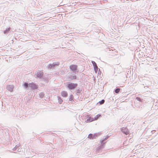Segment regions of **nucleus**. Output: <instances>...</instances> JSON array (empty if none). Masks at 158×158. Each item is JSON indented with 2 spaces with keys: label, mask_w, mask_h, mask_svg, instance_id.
Here are the masks:
<instances>
[{
  "label": "nucleus",
  "mask_w": 158,
  "mask_h": 158,
  "mask_svg": "<svg viewBox=\"0 0 158 158\" xmlns=\"http://www.w3.org/2000/svg\"><path fill=\"white\" fill-rule=\"evenodd\" d=\"M73 95H71L70 96L69 98V100L70 101H73Z\"/></svg>",
  "instance_id": "nucleus-8"
},
{
  "label": "nucleus",
  "mask_w": 158,
  "mask_h": 158,
  "mask_svg": "<svg viewBox=\"0 0 158 158\" xmlns=\"http://www.w3.org/2000/svg\"><path fill=\"white\" fill-rule=\"evenodd\" d=\"M105 102V101L104 100H102L101 102H99V103L100 104H102L104 103Z\"/></svg>",
  "instance_id": "nucleus-12"
},
{
  "label": "nucleus",
  "mask_w": 158,
  "mask_h": 158,
  "mask_svg": "<svg viewBox=\"0 0 158 158\" xmlns=\"http://www.w3.org/2000/svg\"><path fill=\"white\" fill-rule=\"evenodd\" d=\"M69 68L71 71L75 72L77 69V66L75 65L72 64L70 66Z\"/></svg>",
  "instance_id": "nucleus-3"
},
{
  "label": "nucleus",
  "mask_w": 158,
  "mask_h": 158,
  "mask_svg": "<svg viewBox=\"0 0 158 158\" xmlns=\"http://www.w3.org/2000/svg\"><path fill=\"white\" fill-rule=\"evenodd\" d=\"M91 120H92V121H94L96 120H94V118H91Z\"/></svg>",
  "instance_id": "nucleus-17"
},
{
  "label": "nucleus",
  "mask_w": 158,
  "mask_h": 158,
  "mask_svg": "<svg viewBox=\"0 0 158 158\" xmlns=\"http://www.w3.org/2000/svg\"><path fill=\"white\" fill-rule=\"evenodd\" d=\"M62 96L64 97H66L68 96V94L66 91H63L61 93Z\"/></svg>",
  "instance_id": "nucleus-5"
},
{
  "label": "nucleus",
  "mask_w": 158,
  "mask_h": 158,
  "mask_svg": "<svg viewBox=\"0 0 158 158\" xmlns=\"http://www.w3.org/2000/svg\"><path fill=\"white\" fill-rule=\"evenodd\" d=\"M137 98H137H139H139H138V97H137V98Z\"/></svg>",
  "instance_id": "nucleus-19"
},
{
  "label": "nucleus",
  "mask_w": 158,
  "mask_h": 158,
  "mask_svg": "<svg viewBox=\"0 0 158 158\" xmlns=\"http://www.w3.org/2000/svg\"><path fill=\"white\" fill-rule=\"evenodd\" d=\"M76 76L75 75L73 76L72 77H71V79L72 80L76 79Z\"/></svg>",
  "instance_id": "nucleus-16"
},
{
  "label": "nucleus",
  "mask_w": 158,
  "mask_h": 158,
  "mask_svg": "<svg viewBox=\"0 0 158 158\" xmlns=\"http://www.w3.org/2000/svg\"><path fill=\"white\" fill-rule=\"evenodd\" d=\"M92 63L94 66L95 71L96 72H97L98 71V67L97 66V65L96 63L94 61H92Z\"/></svg>",
  "instance_id": "nucleus-4"
},
{
  "label": "nucleus",
  "mask_w": 158,
  "mask_h": 158,
  "mask_svg": "<svg viewBox=\"0 0 158 158\" xmlns=\"http://www.w3.org/2000/svg\"><path fill=\"white\" fill-rule=\"evenodd\" d=\"M42 75V73L41 72H38L37 73V76L38 77H41Z\"/></svg>",
  "instance_id": "nucleus-7"
},
{
  "label": "nucleus",
  "mask_w": 158,
  "mask_h": 158,
  "mask_svg": "<svg viewBox=\"0 0 158 158\" xmlns=\"http://www.w3.org/2000/svg\"><path fill=\"white\" fill-rule=\"evenodd\" d=\"M52 66H53L54 67V65H52V64H50V65H49L48 67L49 68H51L52 67Z\"/></svg>",
  "instance_id": "nucleus-15"
},
{
  "label": "nucleus",
  "mask_w": 158,
  "mask_h": 158,
  "mask_svg": "<svg viewBox=\"0 0 158 158\" xmlns=\"http://www.w3.org/2000/svg\"><path fill=\"white\" fill-rule=\"evenodd\" d=\"M121 130L126 135H127L129 134V130L127 127H122L121 128Z\"/></svg>",
  "instance_id": "nucleus-2"
},
{
  "label": "nucleus",
  "mask_w": 158,
  "mask_h": 158,
  "mask_svg": "<svg viewBox=\"0 0 158 158\" xmlns=\"http://www.w3.org/2000/svg\"><path fill=\"white\" fill-rule=\"evenodd\" d=\"M120 89L118 88L115 89V92L116 93H118L120 92Z\"/></svg>",
  "instance_id": "nucleus-11"
},
{
  "label": "nucleus",
  "mask_w": 158,
  "mask_h": 158,
  "mask_svg": "<svg viewBox=\"0 0 158 158\" xmlns=\"http://www.w3.org/2000/svg\"><path fill=\"white\" fill-rule=\"evenodd\" d=\"M28 84L26 83H25L24 84V86L26 88H27V87H28Z\"/></svg>",
  "instance_id": "nucleus-13"
},
{
  "label": "nucleus",
  "mask_w": 158,
  "mask_h": 158,
  "mask_svg": "<svg viewBox=\"0 0 158 158\" xmlns=\"http://www.w3.org/2000/svg\"><path fill=\"white\" fill-rule=\"evenodd\" d=\"M101 116V115L100 114H97L95 117H94V120H97L99 117Z\"/></svg>",
  "instance_id": "nucleus-9"
},
{
  "label": "nucleus",
  "mask_w": 158,
  "mask_h": 158,
  "mask_svg": "<svg viewBox=\"0 0 158 158\" xmlns=\"http://www.w3.org/2000/svg\"><path fill=\"white\" fill-rule=\"evenodd\" d=\"M91 117H90L86 121L87 123H89L91 122H92V120H91Z\"/></svg>",
  "instance_id": "nucleus-10"
},
{
  "label": "nucleus",
  "mask_w": 158,
  "mask_h": 158,
  "mask_svg": "<svg viewBox=\"0 0 158 158\" xmlns=\"http://www.w3.org/2000/svg\"><path fill=\"white\" fill-rule=\"evenodd\" d=\"M77 86V84H74L70 83L67 85V86L68 88L70 89H74Z\"/></svg>",
  "instance_id": "nucleus-1"
},
{
  "label": "nucleus",
  "mask_w": 158,
  "mask_h": 158,
  "mask_svg": "<svg viewBox=\"0 0 158 158\" xmlns=\"http://www.w3.org/2000/svg\"><path fill=\"white\" fill-rule=\"evenodd\" d=\"M104 140H102V142H102V143L104 141Z\"/></svg>",
  "instance_id": "nucleus-18"
},
{
  "label": "nucleus",
  "mask_w": 158,
  "mask_h": 158,
  "mask_svg": "<svg viewBox=\"0 0 158 158\" xmlns=\"http://www.w3.org/2000/svg\"><path fill=\"white\" fill-rule=\"evenodd\" d=\"M29 86L33 89H35L36 88V85L34 83H30L29 84Z\"/></svg>",
  "instance_id": "nucleus-6"
},
{
  "label": "nucleus",
  "mask_w": 158,
  "mask_h": 158,
  "mask_svg": "<svg viewBox=\"0 0 158 158\" xmlns=\"http://www.w3.org/2000/svg\"><path fill=\"white\" fill-rule=\"evenodd\" d=\"M93 135L92 134H90L88 135V137L90 139L92 137Z\"/></svg>",
  "instance_id": "nucleus-14"
}]
</instances>
